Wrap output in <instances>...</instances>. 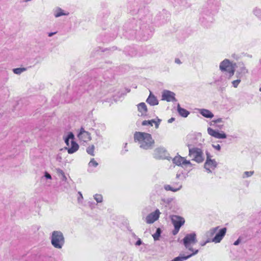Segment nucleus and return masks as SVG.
<instances>
[{"label":"nucleus","instance_id":"nucleus-48","mask_svg":"<svg viewBox=\"0 0 261 261\" xmlns=\"http://www.w3.org/2000/svg\"><path fill=\"white\" fill-rule=\"evenodd\" d=\"M203 116L206 118H212L214 115H203Z\"/></svg>","mask_w":261,"mask_h":261},{"label":"nucleus","instance_id":"nucleus-40","mask_svg":"<svg viewBox=\"0 0 261 261\" xmlns=\"http://www.w3.org/2000/svg\"><path fill=\"white\" fill-rule=\"evenodd\" d=\"M175 63L177 64H181V62L180 60L179 59H178V58L175 59Z\"/></svg>","mask_w":261,"mask_h":261},{"label":"nucleus","instance_id":"nucleus-2","mask_svg":"<svg viewBox=\"0 0 261 261\" xmlns=\"http://www.w3.org/2000/svg\"><path fill=\"white\" fill-rule=\"evenodd\" d=\"M51 245L57 249H62L65 245V239L63 232L60 230L53 231L50 236Z\"/></svg>","mask_w":261,"mask_h":261},{"label":"nucleus","instance_id":"nucleus-11","mask_svg":"<svg viewBox=\"0 0 261 261\" xmlns=\"http://www.w3.org/2000/svg\"><path fill=\"white\" fill-rule=\"evenodd\" d=\"M217 166V162L213 159L206 160L204 163V168L207 172L211 173Z\"/></svg>","mask_w":261,"mask_h":261},{"label":"nucleus","instance_id":"nucleus-12","mask_svg":"<svg viewBox=\"0 0 261 261\" xmlns=\"http://www.w3.org/2000/svg\"><path fill=\"white\" fill-rule=\"evenodd\" d=\"M77 137L81 141L87 142L91 139L90 134L83 128H81L77 134Z\"/></svg>","mask_w":261,"mask_h":261},{"label":"nucleus","instance_id":"nucleus-4","mask_svg":"<svg viewBox=\"0 0 261 261\" xmlns=\"http://www.w3.org/2000/svg\"><path fill=\"white\" fill-rule=\"evenodd\" d=\"M183 243L185 248L191 252V253L195 252L197 249H194L193 246L197 243L196 234L195 233L187 234L183 239Z\"/></svg>","mask_w":261,"mask_h":261},{"label":"nucleus","instance_id":"nucleus-3","mask_svg":"<svg viewBox=\"0 0 261 261\" xmlns=\"http://www.w3.org/2000/svg\"><path fill=\"white\" fill-rule=\"evenodd\" d=\"M189 147V155L192 159V160L198 163H201L204 160V156L202 150L198 147H191L190 145Z\"/></svg>","mask_w":261,"mask_h":261},{"label":"nucleus","instance_id":"nucleus-6","mask_svg":"<svg viewBox=\"0 0 261 261\" xmlns=\"http://www.w3.org/2000/svg\"><path fill=\"white\" fill-rule=\"evenodd\" d=\"M171 220L174 227L172 233L175 235L178 232L181 226L185 224V220L184 218L177 215L171 216Z\"/></svg>","mask_w":261,"mask_h":261},{"label":"nucleus","instance_id":"nucleus-51","mask_svg":"<svg viewBox=\"0 0 261 261\" xmlns=\"http://www.w3.org/2000/svg\"><path fill=\"white\" fill-rule=\"evenodd\" d=\"M182 116H184V117H187L188 116V115H182Z\"/></svg>","mask_w":261,"mask_h":261},{"label":"nucleus","instance_id":"nucleus-14","mask_svg":"<svg viewBox=\"0 0 261 261\" xmlns=\"http://www.w3.org/2000/svg\"><path fill=\"white\" fill-rule=\"evenodd\" d=\"M207 132L210 135L217 139H225L226 138V135L224 132H222L220 133L210 127L207 128Z\"/></svg>","mask_w":261,"mask_h":261},{"label":"nucleus","instance_id":"nucleus-39","mask_svg":"<svg viewBox=\"0 0 261 261\" xmlns=\"http://www.w3.org/2000/svg\"><path fill=\"white\" fill-rule=\"evenodd\" d=\"M213 147L218 150H220L221 149V146L219 144L213 145Z\"/></svg>","mask_w":261,"mask_h":261},{"label":"nucleus","instance_id":"nucleus-47","mask_svg":"<svg viewBox=\"0 0 261 261\" xmlns=\"http://www.w3.org/2000/svg\"><path fill=\"white\" fill-rule=\"evenodd\" d=\"M94 198L95 199V200L98 202V198H97V194H95L94 196Z\"/></svg>","mask_w":261,"mask_h":261},{"label":"nucleus","instance_id":"nucleus-33","mask_svg":"<svg viewBox=\"0 0 261 261\" xmlns=\"http://www.w3.org/2000/svg\"><path fill=\"white\" fill-rule=\"evenodd\" d=\"M161 233V229L160 228H158L156 229V232L152 235V237L155 241L159 240Z\"/></svg>","mask_w":261,"mask_h":261},{"label":"nucleus","instance_id":"nucleus-24","mask_svg":"<svg viewBox=\"0 0 261 261\" xmlns=\"http://www.w3.org/2000/svg\"><path fill=\"white\" fill-rule=\"evenodd\" d=\"M224 121L222 118H218L217 119L213 120L211 122L210 124L211 125H216L219 127H221L223 125Z\"/></svg>","mask_w":261,"mask_h":261},{"label":"nucleus","instance_id":"nucleus-8","mask_svg":"<svg viewBox=\"0 0 261 261\" xmlns=\"http://www.w3.org/2000/svg\"><path fill=\"white\" fill-rule=\"evenodd\" d=\"M227 229L225 227L219 229L218 228L217 232L215 233V236L213 239H211V241L215 243H220L223 239L226 234Z\"/></svg>","mask_w":261,"mask_h":261},{"label":"nucleus","instance_id":"nucleus-9","mask_svg":"<svg viewBox=\"0 0 261 261\" xmlns=\"http://www.w3.org/2000/svg\"><path fill=\"white\" fill-rule=\"evenodd\" d=\"M175 94L174 92L167 90H164L162 92V100H165L168 102H172L176 101Z\"/></svg>","mask_w":261,"mask_h":261},{"label":"nucleus","instance_id":"nucleus-46","mask_svg":"<svg viewBox=\"0 0 261 261\" xmlns=\"http://www.w3.org/2000/svg\"><path fill=\"white\" fill-rule=\"evenodd\" d=\"M175 119L174 118H171L168 120L169 123H172L173 121H174Z\"/></svg>","mask_w":261,"mask_h":261},{"label":"nucleus","instance_id":"nucleus-18","mask_svg":"<svg viewBox=\"0 0 261 261\" xmlns=\"http://www.w3.org/2000/svg\"><path fill=\"white\" fill-rule=\"evenodd\" d=\"M160 120L159 119H157V120L155 119H151L149 120H144L142 122V124L143 125H151L153 126L155 125V128H158Z\"/></svg>","mask_w":261,"mask_h":261},{"label":"nucleus","instance_id":"nucleus-53","mask_svg":"<svg viewBox=\"0 0 261 261\" xmlns=\"http://www.w3.org/2000/svg\"><path fill=\"white\" fill-rule=\"evenodd\" d=\"M126 151H127V149H125V152H126Z\"/></svg>","mask_w":261,"mask_h":261},{"label":"nucleus","instance_id":"nucleus-1","mask_svg":"<svg viewBox=\"0 0 261 261\" xmlns=\"http://www.w3.org/2000/svg\"><path fill=\"white\" fill-rule=\"evenodd\" d=\"M134 141L138 143L139 147L145 150L151 149L154 144V141L150 134L144 132H136L134 134Z\"/></svg>","mask_w":261,"mask_h":261},{"label":"nucleus","instance_id":"nucleus-49","mask_svg":"<svg viewBox=\"0 0 261 261\" xmlns=\"http://www.w3.org/2000/svg\"><path fill=\"white\" fill-rule=\"evenodd\" d=\"M98 201H99V202H100L101 201V198H100L99 196Z\"/></svg>","mask_w":261,"mask_h":261},{"label":"nucleus","instance_id":"nucleus-42","mask_svg":"<svg viewBox=\"0 0 261 261\" xmlns=\"http://www.w3.org/2000/svg\"><path fill=\"white\" fill-rule=\"evenodd\" d=\"M142 243L141 240L139 239L136 243V245L139 246Z\"/></svg>","mask_w":261,"mask_h":261},{"label":"nucleus","instance_id":"nucleus-5","mask_svg":"<svg viewBox=\"0 0 261 261\" xmlns=\"http://www.w3.org/2000/svg\"><path fill=\"white\" fill-rule=\"evenodd\" d=\"M236 63H233L229 60L225 59L220 63L219 69L222 72H227L229 73V77H231L234 75Z\"/></svg>","mask_w":261,"mask_h":261},{"label":"nucleus","instance_id":"nucleus-27","mask_svg":"<svg viewBox=\"0 0 261 261\" xmlns=\"http://www.w3.org/2000/svg\"><path fill=\"white\" fill-rule=\"evenodd\" d=\"M193 113H199L200 114H212V113L206 109H195L192 112Z\"/></svg>","mask_w":261,"mask_h":261},{"label":"nucleus","instance_id":"nucleus-44","mask_svg":"<svg viewBox=\"0 0 261 261\" xmlns=\"http://www.w3.org/2000/svg\"><path fill=\"white\" fill-rule=\"evenodd\" d=\"M79 194L80 195V196H79V197H78V201H80V200L82 199H83V196H82V193L80 192H79Z\"/></svg>","mask_w":261,"mask_h":261},{"label":"nucleus","instance_id":"nucleus-17","mask_svg":"<svg viewBox=\"0 0 261 261\" xmlns=\"http://www.w3.org/2000/svg\"><path fill=\"white\" fill-rule=\"evenodd\" d=\"M248 73V69L243 64H241L239 69L237 71L236 76L237 78L241 79L244 75Z\"/></svg>","mask_w":261,"mask_h":261},{"label":"nucleus","instance_id":"nucleus-52","mask_svg":"<svg viewBox=\"0 0 261 261\" xmlns=\"http://www.w3.org/2000/svg\"><path fill=\"white\" fill-rule=\"evenodd\" d=\"M259 91L261 93V87L259 88Z\"/></svg>","mask_w":261,"mask_h":261},{"label":"nucleus","instance_id":"nucleus-29","mask_svg":"<svg viewBox=\"0 0 261 261\" xmlns=\"http://www.w3.org/2000/svg\"><path fill=\"white\" fill-rule=\"evenodd\" d=\"M74 138V135L72 133H70L68 134L67 137L65 139V143L67 146L69 147V140H71L73 141Z\"/></svg>","mask_w":261,"mask_h":261},{"label":"nucleus","instance_id":"nucleus-16","mask_svg":"<svg viewBox=\"0 0 261 261\" xmlns=\"http://www.w3.org/2000/svg\"><path fill=\"white\" fill-rule=\"evenodd\" d=\"M69 13L60 8H56L54 10V15L56 18H58L63 16H68Z\"/></svg>","mask_w":261,"mask_h":261},{"label":"nucleus","instance_id":"nucleus-21","mask_svg":"<svg viewBox=\"0 0 261 261\" xmlns=\"http://www.w3.org/2000/svg\"><path fill=\"white\" fill-rule=\"evenodd\" d=\"M181 187L182 185L181 184H177L176 187H172L169 185H166L164 186V188L166 191H171L173 192H176L179 190Z\"/></svg>","mask_w":261,"mask_h":261},{"label":"nucleus","instance_id":"nucleus-26","mask_svg":"<svg viewBox=\"0 0 261 261\" xmlns=\"http://www.w3.org/2000/svg\"><path fill=\"white\" fill-rule=\"evenodd\" d=\"M56 171L57 174L62 181H66L67 180V177L65 174V173L62 169L58 168L57 169Z\"/></svg>","mask_w":261,"mask_h":261},{"label":"nucleus","instance_id":"nucleus-28","mask_svg":"<svg viewBox=\"0 0 261 261\" xmlns=\"http://www.w3.org/2000/svg\"><path fill=\"white\" fill-rule=\"evenodd\" d=\"M253 14L258 18L261 20V9L259 8H255L253 10Z\"/></svg>","mask_w":261,"mask_h":261},{"label":"nucleus","instance_id":"nucleus-15","mask_svg":"<svg viewBox=\"0 0 261 261\" xmlns=\"http://www.w3.org/2000/svg\"><path fill=\"white\" fill-rule=\"evenodd\" d=\"M146 101L147 103L152 106H156L159 104V100L157 97L150 91H149V95Z\"/></svg>","mask_w":261,"mask_h":261},{"label":"nucleus","instance_id":"nucleus-13","mask_svg":"<svg viewBox=\"0 0 261 261\" xmlns=\"http://www.w3.org/2000/svg\"><path fill=\"white\" fill-rule=\"evenodd\" d=\"M167 151L163 147H158L154 150L153 156L158 159H164L167 157Z\"/></svg>","mask_w":261,"mask_h":261},{"label":"nucleus","instance_id":"nucleus-31","mask_svg":"<svg viewBox=\"0 0 261 261\" xmlns=\"http://www.w3.org/2000/svg\"><path fill=\"white\" fill-rule=\"evenodd\" d=\"M177 111L179 114H190V112L186 110L181 108L180 107L179 104H178L177 105Z\"/></svg>","mask_w":261,"mask_h":261},{"label":"nucleus","instance_id":"nucleus-10","mask_svg":"<svg viewBox=\"0 0 261 261\" xmlns=\"http://www.w3.org/2000/svg\"><path fill=\"white\" fill-rule=\"evenodd\" d=\"M161 213L159 210L156 209L154 212L151 213L148 215L146 218L145 221L147 224H152L159 218Z\"/></svg>","mask_w":261,"mask_h":261},{"label":"nucleus","instance_id":"nucleus-19","mask_svg":"<svg viewBox=\"0 0 261 261\" xmlns=\"http://www.w3.org/2000/svg\"><path fill=\"white\" fill-rule=\"evenodd\" d=\"M79 147V145L76 143L71 141V147L68 148L65 147V149L67 150L68 153L72 154L76 152L78 150Z\"/></svg>","mask_w":261,"mask_h":261},{"label":"nucleus","instance_id":"nucleus-32","mask_svg":"<svg viewBox=\"0 0 261 261\" xmlns=\"http://www.w3.org/2000/svg\"><path fill=\"white\" fill-rule=\"evenodd\" d=\"M94 145H92L89 146L86 149L87 152L92 156H93L94 154Z\"/></svg>","mask_w":261,"mask_h":261},{"label":"nucleus","instance_id":"nucleus-45","mask_svg":"<svg viewBox=\"0 0 261 261\" xmlns=\"http://www.w3.org/2000/svg\"><path fill=\"white\" fill-rule=\"evenodd\" d=\"M56 33H57V32H56L49 33L48 34V36L49 37H51V36H53V35H55Z\"/></svg>","mask_w":261,"mask_h":261},{"label":"nucleus","instance_id":"nucleus-34","mask_svg":"<svg viewBox=\"0 0 261 261\" xmlns=\"http://www.w3.org/2000/svg\"><path fill=\"white\" fill-rule=\"evenodd\" d=\"M254 173V172L253 171H245L244 172L243 175H242V177L243 178H247V177H250Z\"/></svg>","mask_w":261,"mask_h":261},{"label":"nucleus","instance_id":"nucleus-20","mask_svg":"<svg viewBox=\"0 0 261 261\" xmlns=\"http://www.w3.org/2000/svg\"><path fill=\"white\" fill-rule=\"evenodd\" d=\"M198 252V250H196V251L194 252L193 253H191L190 255H188L187 256H177L175 257L173 259H172L171 261H184L189 258L191 257L192 256L196 254Z\"/></svg>","mask_w":261,"mask_h":261},{"label":"nucleus","instance_id":"nucleus-7","mask_svg":"<svg viewBox=\"0 0 261 261\" xmlns=\"http://www.w3.org/2000/svg\"><path fill=\"white\" fill-rule=\"evenodd\" d=\"M173 163L177 166H180L184 168H192V164L190 161L186 160L185 158L181 156H176L173 159Z\"/></svg>","mask_w":261,"mask_h":261},{"label":"nucleus","instance_id":"nucleus-25","mask_svg":"<svg viewBox=\"0 0 261 261\" xmlns=\"http://www.w3.org/2000/svg\"><path fill=\"white\" fill-rule=\"evenodd\" d=\"M97 165V162L94 159H92L88 164V170L92 171Z\"/></svg>","mask_w":261,"mask_h":261},{"label":"nucleus","instance_id":"nucleus-37","mask_svg":"<svg viewBox=\"0 0 261 261\" xmlns=\"http://www.w3.org/2000/svg\"><path fill=\"white\" fill-rule=\"evenodd\" d=\"M56 160L59 162H61L62 161V156L61 153H58L56 156Z\"/></svg>","mask_w":261,"mask_h":261},{"label":"nucleus","instance_id":"nucleus-38","mask_svg":"<svg viewBox=\"0 0 261 261\" xmlns=\"http://www.w3.org/2000/svg\"><path fill=\"white\" fill-rule=\"evenodd\" d=\"M210 242H212V241H211V239H207V240H206L205 242H203V243H201L200 245L201 246H204V245H205L207 243H210Z\"/></svg>","mask_w":261,"mask_h":261},{"label":"nucleus","instance_id":"nucleus-22","mask_svg":"<svg viewBox=\"0 0 261 261\" xmlns=\"http://www.w3.org/2000/svg\"><path fill=\"white\" fill-rule=\"evenodd\" d=\"M219 227H216L211 228L208 231L205 233V236L207 239H213V237L217 232Z\"/></svg>","mask_w":261,"mask_h":261},{"label":"nucleus","instance_id":"nucleus-30","mask_svg":"<svg viewBox=\"0 0 261 261\" xmlns=\"http://www.w3.org/2000/svg\"><path fill=\"white\" fill-rule=\"evenodd\" d=\"M25 68H17L13 69V72L16 74H20L22 72L26 71Z\"/></svg>","mask_w":261,"mask_h":261},{"label":"nucleus","instance_id":"nucleus-36","mask_svg":"<svg viewBox=\"0 0 261 261\" xmlns=\"http://www.w3.org/2000/svg\"><path fill=\"white\" fill-rule=\"evenodd\" d=\"M44 178H45L46 179L51 180L52 179L51 175L46 171L44 172V176L42 177L41 179H43Z\"/></svg>","mask_w":261,"mask_h":261},{"label":"nucleus","instance_id":"nucleus-41","mask_svg":"<svg viewBox=\"0 0 261 261\" xmlns=\"http://www.w3.org/2000/svg\"><path fill=\"white\" fill-rule=\"evenodd\" d=\"M206 160L212 159V156L210 155V153H208V152H206Z\"/></svg>","mask_w":261,"mask_h":261},{"label":"nucleus","instance_id":"nucleus-43","mask_svg":"<svg viewBox=\"0 0 261 261\" xmlns=\"http://www.w3.org/2000/svg\"><path fill=\"white\" fill-rule=\"evenodd\" d=\"M240 243V240L239 239H238L237 241H236L234 243H233V245H235V246H237V245H238Z\"/></svg>","mask_w":261,"mask_h":261},{"label":"nucleus","instance_id":"nucleus-35","mask_svg":"<svg viewBox=\"0 0 261 261\" xmlns=\"http://www.w3.org/2000/svg\"><path fill=\"white\" fill-rule=\"evenodd\" d=\"M241 79L238 78L237 80H234L231 82L232 86L234 88H236L238 87L239 85L241 83Z\"/></svg>","mask_w":261,"mask_h":261},{"label":"nucleus","instance_id":"nucleus-50","mask_svg":"<svg viewBox=\"0 0 261 261\" xmlns=\"http://www.w3.org/2000/svg\"><path fill=\"white\" fill-rule=\"evenodd\" d=\"M127 144L126 143L124 144V148L126 147Z\"/></svg>","mask_w":261,"mask_h":261},{"label":"nucleus","instance_id":"nucleus-23","mask_svg":"<svg viewBox=\"0 0 261 261\" xmlns=\"http://www.w3.org/2000/svg\"><path fill=\"white\" fill-rule=\"evenodd\" d=\"M137 108L139 112L144 114L147 112V106L144 102H141L137 105Z\"/></svg>","mask_w":261,"mask_h":261}]
</instances>
